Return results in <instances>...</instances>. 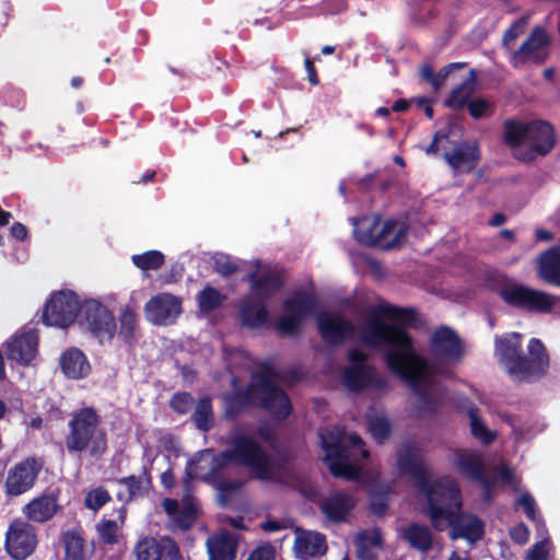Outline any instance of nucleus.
Returning <instances> with one entry per match:
<instances>
[{
    "label": "nucleus",
    "mask_w": 560,
    "mask_h": 560,
    "mask_svg": "<svg viewBox=\"0 0 560 560\" xmlns=\"http://www.w3.org/2000/svg\"><path fill=\"white\" fill-rule=\"evenodd\" d=\"M397 466L400 474L408 475L425 495V514L436 530L442 532L450 526V537L453 540L466 539L476 542L483 537V522L476 515L460 513L462 491L454 478L442 476L431 481L430 472L413 445L405 446L398 454Z\"/></svg>",
    "instance_id": "obj_1"
},
{
    "label": "nucleus",
    "mask_w": 560,
    "mask_h": 560,
    "mask_svg": "<svg viewBox=\"0 0 560 560\" xmlns=\"http://www.w3.org/2000/svg\"><path fill=\"white\" fill-rule=\"evenodd\" d=\"M361 340L371 348H394L385 353L386 366L409 385L425 409H436L438 398L429 388L434 375L433 366L416 351L413 339L408 331L372 318L362 332Z\"/></svg>",
    "instance_id": "obj_2"
},
{
    "label": "nucleus",
    "mask_w": 560,
    "mask_h": 560,
    "mask_svg": "<svg viewBox=\"0 0 560 560\" xmlns=\"http://www.w3.org/2000/svg\"><path fill=\"white\" fill-rule=\"evenodd\" d=\"M238 377L233 376L231 392L223 393L222 416L228 421H235L250 408L264 410L275 421H285L293 411L289 395L273 381V371L266 366L254 371L245 387H238Z\"/></svg>",
    "instance_id": "obj_3"
},
{
    "label": "nucleus",
    "mask_w": 560,
    "mask_h": 560,
    "mask_svg": "<svg viewBox=\"0 0 560 560\" xmlns=\"http://www.w3.org/2000/svg\"><path fill=\"white\" fill-rule=\"evenodd\" d=\"M230 448L213 455L209 470L203 476H198V460L187 462L185 474L187 481L200 478L206 483H213L222 479V471L230 463L246 467L256 479L269 481L276 472V463L264 450L262 445L254 436L245 433H235L230 439Z\"/></svg>",
    "instance_id": "obj_4"
},
{
    "label": "nucleus",
    "mask_w": 560,
    "mask_h": 560,
    "mask_svg": "<svg viewBox=\"0 0 560 560\" xmlns=\"http://www.w3.org/2000/svg\"><path fill=\"white\" fill-rule=\"evenodd\" d=\"M522 334L513 331L494 339L495 355L511 378L518 383H535L544 378L549 370L550 358L544 342L532 338L527 354L523 352Z\"/></svg>",
    "instance_id": "obj_5"
},
{
    "label": "nucleus",
    "mask_w": 560,
    "mask_h": 560,
    "mask_svg": "<svg viewBox=\"0 0 560 560\" xmlns=\"http://www.w3.org/2000/svg\"><path fill=\"white\" fill-rule=\"evenodd\" d=\"M319 439L325 452L323 460L327 463L330 474L337 478L357 480L360 469L350 463V457L360 454L363 459H368L370 456L361 436L357 433L345 436L339 432L325 429L319 432Z\"/></svg>",
    "instance_id": "obj_6"
},
{
    "label": "nucleus",
    "mask_w": 560,
    "mask_h": 560,
    "mask_svg": "<svg viewBox=\"0 0 560 560\" xmlns=\"http://www.w3.org/2000/svg\"><path fill=\"white\" fill-rule=\"evenodd\" d=\"M503 128L504 141L511 148L528 145L520 156L524 162H532L539 155L548 154L556 143L553 127L544 120L522 122L516 119H506Z\"/></svg>",
    "instance_id": "obj_7"
},
{
    "label": "nucleus",
    "mask_w": 560,
    "mask_h": 560,
    "mask_svg": "<svg viewBox=\"0 0 560 560\" xmlns=\"http://www.w3.org/2000/svg\"><path fill=\"white\" fill-rule=\"evenodd\" d=\"M101 417L93 407H83L71 415L65 444L69 453L89 451L91 456H102L107 450L104 431H98Z\"/></svg>",
    "instance_id": "obj_8"
},
{
    "label": "nucleus",
    "mask_w": 560,
    "mask_h": 560,
    "mask_svg": "<svg viewBox=\"0 0 560 560\" xmlns=\"http://www.w3.org/2000/svg\"><path fill=\"white\" fill-rule=\"evenodd\" d=\"M409 226L406 222L376 218H362L354 228L355 240L365 246L384 250L399 247L406 240Z\"/></svg>",
    "instance_id": "obj_9"
},
{
    "label": "nucleus",
    "mask_w": 560,
    "mask_h": 560,
    "mask_svg": "<svg viewBox=\"0 0 560 560\" xmlns=\"http://www.w3.org/2000/svg\"><path fill=\"white\" fill-rule=\"evenodd\" d=\"M316 307L317 298L313 292L294 291L282 302L284 314L277 319L275 328L281 335L293 336Z\"/></svg>",
    "instance_id": "obj_10"
},
{
    "label": "nucleus",
    "mask_w": 560,
    "mask_h": 560,
    "mask_svg": "<svg viewBox=\"0 0 560 560\" xmlns=\"http://www.w3.org/2000/svg\"><path fill=\"white\" fill-rule=\"evenodd\" d=\"M80 307L79 296L73 291L54 292L44 305L43 323L46 326L67 328L75 322Z\"/></svg>",
    "instance_id": "obj_11"
},
{
    "label": "nucleus",
    "mask_w": 560,
    "mask_h": 560,
    "mask_svg": "<svg viewBox=\"0 0 560 560\" xmlns=\"http://www.w3.org/2000/svg\"><path fill=\"white\" fill-rule=\"evenodd\" d=\"M79 315L80 325L90 330L100 342L110 341L114 338L117 329L115 317L101 302L85 301L81 304Z\"/></svg>",
    "instance_id": "obj_12"
},
{
    "label": "nucleus",
    "mask_w": 560,
    "mask_h": 560,
    "mask_svg": "<svg viewBox=\"0 0 560 560\" xmlns=\"http://www.w3.org/2000/svg\"><path fill=\"white\" fill-rule=\"evenodd\" d=\"M45 462L42 457L28 456L14 464L7 472L4 493L19 497L30 491L36 483Z\"/></svg>",
    "instance_id": "obj_13"
},
{
    "label": "nucleus",
    "mask_w": 560,
    "mask_h": 560,
    "mask_svg": "<svg viewBox=\"0 0 560 560\" xmlns=\"http://www.w3.org/2000/svg\"><path fill=\"white\" fill-rule=\"evenodd\" d=\"M433 359L442 363L459 362L465 355V346L459 335L450 326H438L429 340Z\"/></svg>",
    "instance_id": "obj_14"
},
{
    "label": "nucleus",
    "mask_w": 560,
    "mask_h": 560,
    "mask_svg": "<svg viewBox=\"0 0 560 560\" xmlns=\"http://www.w3.org/2000/svg\"><path fill=\"white\" fill-rule=\"evenodd\" d=\"M35 528L27 521L14 518L5 533L4 549L14 560H25L36 549Z\"/></svg>",
    "instance_id": "obj_15"
},
{
    "label": "nucleus",
    "mask_w": 560,
    "mask_h": 560,
    "mask_svg": "<svg viewBox=\"0 0 560 560\" xmlns=\"http://www.w3.org/2000/svg\"><path fill=\"white\" fill-rule=\"evenodd\" d=\"M549 37L546 30L541 26H535L528 38L510 56V63L518 69L527 62L542 65L549 56Z\"/></svg>",
    "instance_id": "obj_16"
},
{
    "label": "nucleus",
    "mask_w": 560,
    "mask_h": 560,
    "mask_svg": "<svg viewBox=\"0 0 560 560\" xmlns=\"http://www.w3.org/2000/svg\"><path fill=\"white\" fill-rule=\"evenodd\" d=\"M342 384L354 394L364 390L384 392L388 388L387 378L374 365L346 368L342 372Z\"/></svg>",
    "instance_id": "obj_17"
},
{
    "label": "nucleus",
    "mask_w": 560,
    "mask_h": 560,
    "mask_svg": "<svg viewBox=\"0 0 560 560\" xmlns=\"http://www.w3.org/2000/svg\"><path fill=\"white\" fill-rule=\"evenodd\" d=\"M136 560H183L178 544L168 536H144L133 547Z\"/></svg>",
    "instance_id": "obj_18"
},
{
    "label": "nucleus",
    "mask_w": 560,
    "mask_h": 560,
    "mask_svg": "<svg viewBox=\"0 0 560 560\" xmlns=\"http://www.w3.org/2000/svg\"><path fill=\"white\" fill-rule=\"evenodd\" d=\"M148 320L155 325L173 323L182 313V302L171 293L151 298L144 306Z\"/></svg>",
    "instance_id": "obj_19"
},
{
    "label": "nucleus",
    "mask_w": 560,
    "mask_h": 560,
    "mask_svg": "<svg viewBox=\"0 0 560 560\" xmlns=\"http://www.w3.org/2000/svg\"><path fill=\"white\" fill-rule=\"evenodd\" d=\"M317 506L329 523L340 524L347 521L355 500L349 492L337 490L317 501Z\"/></svg>",
    "instance_id": "obj_20"
},
{
    "label": "nucleus",
    "mask_w": 560,
    "mask_h": 560,
    "mask_svg": "<svg viewBox=\"0 0 560 560\" xmlns=\"http://www.w3.org/2000/svg\"><path fill=\"white\" fill-rule=\"evenodd\" d=\"M317 327L323 340L330 345H340L354 335L353 324L339 314L320 313Z\"/></svg>",
    "instance_id": "obj_21"
},
{
    "label": "nucleus",
    "mask_w": 560,
    "mask_h": 560,
    "mask_svg": "<svg viewBox=\"0 0 560 560\" xmlns=\"http://www.w3.org/2000/svg\"><path fill=\"white\" fill-rule=\"evenodd\" d=\"M60 491L58 489L44 492L26 503L22 512L27 521L45 523L50 521L60 510Z\"/></svg>",
    "instance_id": "obj_22"
},
{
    "label": "nucleus",
    "mask_w": 560,
    "mask_h": 560,
    "mask_svg": "<svg viewBox=\"0 0 560 560\" xmlns=\"http://www.w3.org/2000/svg\"><path fill=\"white\" fill-rule=\"evenodd\" d=\"M63 560H93L95 545L88 541L80 527H72L60 534Z\"/></svg>",
    "instance_id": "obj_23"
},
{
    "label": "nucleus",
    "mask_w": 560,
    "mask_h": 560,
    "mask_svg": "<svg viewBox=\"0 0 560 560\" xmlns=\"http://www.w3.org/2000/svg\"><path fill=\"white\" fill-rule=\"evenodd\" d=\"M378 312L386 319L394 322L389 326L400 327L405 331H407L406 328L420 330L427 326L424 316L412 306L402 307L385 304L378 307ZM386 324L388 325V323Z\"/></svg>",
    "instance_id": "obj_24"
},
{
    "label": "nucleus",
    "mask_w": 560,
    "mask_h": 560,
    "mask_svg": "<svg viewBox=\"0 0 560 560\" xmlns=\"http://www.w3.org/2000/svg\"><path fill=\"white\" fill-rule=\"evenodd\" d=\"M455 470L465 479L476 481L481 479L486 471L485 458L479 451H456L453 458Z\"/></svg>",
    "instance_id": "obj_25"
},
{
    "label": "nucleus",
    "mask_w": 560,
    "mask_h": 560,
    "mask_svg": "<svg viewBox=\"0 0 560 560\" xmlns=\"http://www.w3.org/2000/svg\"><path fill=\"white\" fill-rule=\"evenodd\" d=\"M37 347L38 337L34 331L30 330L15 336L7 343V357L9 360L26 365L35 358Z\"/></svg>",
    "instance_id": "obj_26"
},
{
    "label": "nucleus",
    "mask_w": 560,
    "mask_h": 560,
    "mask_svg": "<svg viewBox=\"0 0 560 560\" xmlns=\"http://www.w3.org/2000/svg\"><path fill=\"white\" fill-rule=\"evenodd\" d=\"M248 281L255 294L254 299H264L267 304V300L284 285L285 279L282 271L271 270L261 275L254 271L248 275Z\"/></svg>",
    "instance_id": "obj_27"
},
{
    "label": "nucleus",
    "mask_w": 560,
    "mask_h": 560,
    "mask_svg": "<svg viewBox=\"0 0 560 560\" xmlns=\"http://www.w3.org/2000/svg\"><path fill=\"white\" fill-rule=\"evenodd\" d=\"M537 275L545 283L560 288V244L551 246L538 256Z\"/></svg>",
    "instance_id": "obj_28"
},
{
    "label": "nucleus",
    "mask_w": 560,
    "mask_h": 560,
    "mask_svg": "<svg viewBox=\"0 0 560 560\" xmlns=\"http://www.w3.org/2000/svg\"><path fill=\"white\" fill-rule=\"evenodd\" d=\"M293 549L298 558L308 560L327 552L326 536L318 532H302L296 535Z\"/></svg>",
    "instance_id": "obj_29"
},
{
    "label": "nucleus",
    "mask_w": 560,
    "mask_h": 560,
    "mask_svg": "<svg viewBox=\"0 0 560 560\" xmlns=\"http://www.w3.org/2000/svg\"><path fill=\"white\" fill-rule=\"evenodd\" d=\"M238 541L229 532L208 537L206 546L208 560H235Z\"/></svg>",
    "instance_id": "obj_30"
},
{
    "label": "nucleus",
    "mask_w": 560,
    "mask_h": 560,
    "mask_svg": "<svg viewBox=\"0 0 560 560\" xmlns=\"http://www.w3.org/2000/svg\"><path fill=\"white\" fill-rule=\"evenodd\" d=\"M240 319L249 329L262 327L268 319L267 304L264 299L243 300L240 307Z\"/></svg>",
    "instance_id": "obj_31"
},
{
    "label": "nucleus",
    "mask_w": 560,
    "mask_h": 560,
    "mask_svg": "<svg viewBox=\"0 0 560 560\" xmlns=\"http://www.w3.org/2000/svg\"><path fill=\"white\" fill-rule=\"evenodd\" d=\"M60 366L63 374L71 380H80L91 371L85 354L78 348H71L63 352L60 359Z\"/></svg>",
    "instance_id": "obj_32"
},
{
    "label": "nucleus",
    "mask_w": 560,
    "mask_h": 560,
    "mask_svg": "<svg viewBox=\"0 0 560 560\" xmlns=\"http://www.w3.org/2000/svg\"><path fill=\"white\" fill-rule=\"evenodd\" d=\"M400 537L409 546L420 552L427 553L433 547V534L431 529L423 524L411 523L400 530Z\"/></svg>",
    "instance_id": "obj_33"
},
{
    "label": "nucleus",
    "mask_w": 560,
    "mask_h": 560,
    "mask_svg": "<svg viewBox=\"0 0 560 560\" xmlns=\"http://www.w3.org/2000/svg\"><path fill=\"white\" fill-rule=\"evenodd\" d=\"M444 159L455 170L468 165L474 167L479 160V148L476 143L459 142L452 152H445Z\"/></svg>",
    "instance_id": "obj_34"
},
{
    "label": "nucleus",
    "mask_w": 560,
    "mask_h": 560,
    "mask_svg": "<svg viewBox=\"0 0 560 560\" xmlns=\"http://www.w3.org/2000/svg\"><path fill=\"white\" fill-rule=\"evenodd\" d=\"M195 405V410L191 415L192 422L198 430L209 432L214 427L215 422L211 397L205 395L200 397Z\"/></svg>",
    "instance_id": "obj_35"
},
{
    "label": "nucleus",
    "mask_w": 560,
    "mask_h": 560,
    "mask_svg": "<svg viewBox=\"0 0 560 560\" xmlns=\"http://www.w3.org/2000/svg\"><path fill=\"white\" fill-rule=\"evenodd\" d=\"M465 63L463 62H452L444 66L438 73H434L433 68L430 65H424L420 69V78L428 82L434 91H439L450 73L454 69L463 68Z\"/></svg>",
    "instance_id": "obj_36"
},
{
    "label": "nucleus",
    "mask_w": 560,
    "mask_h": 560,
    "mask_svg": "<svg viewBox=\"0 0 560 560\" xmlns=\"http://www.w3.org/2000/svg\"><path fill=\"white\" fill-rule=\"evenodd\" d=\"M226 296L218 289L207 284L198 294V308L202 314H209L222 306Z\"/></svg>",
    "instance_id": "obj_37"
},
{
    "label": "nucleus",
    "mask_w": 560,
    "mask_h": 560,
    "mask_svg": "<svg viewBox=\"0 0 560 560\" xmlns=\"http://www.w3.org/2000/svg\"><path fill=\"white\" fill-rule=\"evenodd\" d=\"M209 485L217 489L220 506L225 508L233 501L234 494L244 487L245 482L242 479H220Z\"/></svg>",
    "instance_id": "obj_38"
},
{
    "label": "nucleus",
    "mask_w": 560,
    "mask_h": 560,
    "mask_svg": "<svg viewBox=\"0 0 560 560\" xmlns=\"http://www.w3.org/2000/svg\"><path fill=\"white\" fill-rule=\"evenodd\" d=\"M132 264L143 271L159 270L165 264V256L160 250H147L131 256Z\"/></svg>",
    "instance_id": "obj_39"
},
{
    "label": "nucleus",
    "mask_w": 560,
    "mask_h": 560,
    "mask_svg": "<svg viewBox=\"0 0 560 560\" xmlns=\"http://www.w3.org/2000/svg\"><path fill=\"white\" fill-rule=\"evenodd\" d=\"M118 482L127 487L126 499L132 500L133 498L144 493V483L149 487L151 485V477L148 469L143 467L141 476L130 475L118 479Z\"/></svg>",
    "instance_id": "obj_40"
},
{
    "label": "nucleus",
    "mask_w": 560,
    "mask_h": 560,
    "mask_svg": "<svg viewBox=\"0 0 560 560\" xmlns=\"http://www.w3.org/2000/svg\"><path fill=\"white\" fill-rule=\"evenodd\" d=\"M110 501L112 495L109 491L105 487L98 486L85 493L83 504L85 509L97 512Z\"/></svg>",
    "instance_id": "obj_41"
},
{
    "label": "nucleus",
    "mask_w": 560,
    "mask_h": 560,
    "mask_svg": "<svg viewBox=\"0 0 560 560\" xmlns=\"http://www.w3.org/2000/svg\"><path fill=\"white\" fill-rule=\"evenodd\" d=\"M471 93L472 86H468V81H465L451 91L444 104L454 110L462 109L466 107Z\"/></svg>",
    "instance_id": "obj_42"
},
{
    "label": "nucleus",
    "mask_w": 560,
    "mask_h": 560,
    "mask_svg": "<svg viewBox=\"0 0 560 560\" xmlns=\"http://www.w3.org/2000/svg\"><path fill=\"white\" fill-rule=\"evenodd\" d=\"M136 326V313L129 307H126L125 310L121 311V314L119 316V337L122 338L125 342L131 343L135 337Z\"/></svg>",
    "instance_id": "obj_43"
},
{
    "label": "nucleus",
    "mask_w": 560,
    "mask_h": 560,
    "mask_svg": "<svg viewBox=\"0 0 560 560\" xmlns=\"http://www.w3.org/2000/svg\"><path fill=\"white\" fill-rule=\"evenodd\" d=\"M368 422L370 432L376 442L383 443L389 438L390 424L385 416L368 413Z\"/></svg>",
    "instance_id": "obj_44"
},
{
    "label": "nucleus",
    "mask_w": 560,
    "mask_h": 560,
    "mask_svg": "<svg viewBox=\"0 0 560 560\" xmlns=\"http://www.w3.org/2000/svg\"><path fill=\"white\" fill-rule=\"evenodd\" d=\"M470 431L474 438L479 440L486 445H489L494 440V434L487 428V425L477 417L475 408L469 410Z\"/></svg>",
    "instance_id": "obj_45"
},
{
    "label": "nucleus",
    "mask_w": 560,
    "mask_h": 560,
    "mask_svg": "<svg viewBox=\"0 0 560 560\" xmlns=\"http://www.w3.org/2000/svg\"><path fill=\"white\" fill-rule=\"evenodd\" d=\"M96 532L104 545L113 546L118 542V524L114 520H102L96 524Z\"/></svg>",
    "instance_id": "obj_46"
},
{
    "label": "nucleus",
    "mask_w": 560,
    "mask_h": 560,
    "mask_svg": "<svg viewBox=\"0 0 560 560\" xmlns=\"http://www.w3.org/2000/svg\"><path fill=\"white\" fill-rule=\"evenodd\" d=\"M197 520V508L194 503L184 504V506L173 517L175 525L182 530L190 529Z\"/></svg>",
    "instance_id": "obj_47"
},
{
    "label": "nucleus",
    "mask_w": 560,
    "mask_h": 560,
    "mask_svg": "<svg viewBox=\"0 0 560 560\" xmlns=\"http://www.w3.org/2000/svg\"><path fill=\"white\" fill-rule=\"evenodd\" d=\"M196 400L188 392H177L170 399V407L178 415H187L195 406Z\"/></svg>",
    "instance_id": "obj_48"
},
{
    "label": "nucleus",
    "mask_w": 560,
    "mask_h": 560,
    "mask_svg": "<svg viewBox=\"0 0 560 560\" xmlns=\"http://www.w3.org/2000/svg\"><path fill=\"white\" fill-rule=\"evenodd\" d=\"M388 493L383 489L373 490L370 493V511L377 517H382L388 510Z\"/></svg>",
    "instance_id": "obj_49"
},
{
    "label": "nucleus",
    "mask_w": 560,
    "mask_h": 560,
    "mask_svg": "<svg viewBox=\"0 0 560 560\" xmlns=\"http://www.w3.org/2000/svg\"><path fill=\"white\" fill-rule=\"evenodd\" d=\"M245 560H277V549L269 541L260 542L248 552Z\"/></svg>",
    "instance_id": "obj_50"
},
{
    "label": "nucleus",
    "mask_w": 560,
    "mask_h": 560,
    "mask_svg": "<svg viewBox=\"0 0 560 560\" xmlns=\"http://www.w3.org/2000/svg\"><path fill=\"white\" fill-rule=\"evenodd\" d=\"M213 269L217 273L226 278L235 273L238 266L229 255L219 254L213 259Z\"/></svg>",
    "instance_id": "obj_51"
},
{
    "label": "nucleus",
    "mask_w": 560,
    "mask_h": 560,
    "mask_svg": "<svg viewBox=\"0 0 560 560\" xmlns=\"http://www.w3.org/2000/svg\"><path fill=\"white\" fill-rule=\"evenodd\" d=\"M466 107L474 119L489 117L492 114L491 104L485 98L468 100Z\"/></svg>",
    "instance_id": "obj_52"
},
{
    "label": "nucleus",
    "mask_w": 560,
    "mask_h": 560,
    "mask_svg": "<svg viewBox=\"0 0 560 560\" xmlns=\"http://www.w3.org/2000/svg\"><path fill=\"white\" fill-rule=\"evenodd\" d=\"M527 18L522 16L516 20L503 34L502 45L504 48L510 49L511 44L524 33L525 26L527 25Z\"/></svg>",
    "instance_id": "obj_53"
},
{
    "label": "nucleus",
    "mask_w": 560,
    "mask_h": 560,
    "mask_svg": "<svg viewBox=\"0 0 560 560\" xmlns=\"http://www.w3.org/2000/svg\"><path fill=\"white\" fill-rule=\"evenodd\" d=\"M257 435L265 442L272 451H277L278 436L269 424H261L257 428Z\"/></svg>",
    "instance_id": "obj_54"
},
{
    "label": "nucleus",
    "mask_w": 560,
    "mask_h": 560,
    "mask_svg": "<svg viewBox=\"0 0 560 560\" xmlns=\"http://www.w3.org/2000/svg\"><path fill=\"white\" fill-rule=\"evenodd\" d=\"M517 503L523 508L528 520H536V502L530 493L522 494Z\"/></svg>",
    "instance_id": "obj_55"
},
{
    "label": "nucleus",
    "mask_w": 560,
    "mask_h": 560,
    "mask_svg": "<svg viewBox=\"0 0 560 560\" xmlns=\"http://www.w3.org/2000/svg\"><path fill=\"white\" fill-rule=\"evenodd\" d=\"M510 537L514 542L525 545L529 539L528 527L524 523L517 524L511 528Z\"/></svg>",
    "instance_id": "obj_56"
},
{
    "label": "nucleus",
    "mask_w": 560,
    "mask_h": 560,
    "mask_svg": "<svg viewBox=\"0 0 560 560\" xmlns=\"http://www.w3.org/2000/svg\"><path fill=\"white\" fill-rule=\"evenodd\" d=\"M482 487V500L489 502L492 500L495 481L488 474H485L481 479L476 480Z\"/></svg>",
    "instance_id": "obj_57"
},
{
    "label": "nucleus",
    "mask_w": 560,
    "mask_h": 560,
    "mask_svg": "<svg viewBox=\"0 0 560 560\" xmlns=\"http://www.w3.org/2000/svg\"><path fill=\"white\" fill-rule=\"evenodd\" d=\"M448 137H450V130H447V129H441V130L436 131L433 136L431 143L425 149V153L429 155L436 154L440 151L439 142L441 140L448 139Z\"/></svg>",
    "instance_id": "obj_58"
},
{
    "label": "nucleus",
    "mask_w": 560,
    "mask_h": 560,
    "mask_svg": "<svg viewBox=\"0 0 560 560\" xmlns=\"http://www.w3.org/2000/svg\"><path fill=\"white\" fill-rule=\"evenodd\" d=\"M547 557L546 541H538L529 550L526 560H547Z\"/></svg>",
    "instance_id": "obj_59"
},
{
    "label": "nucleus",
    "mask_w": 560,
    "mask_h": 560,
    "mask_svg": "<svg viewBox=\"0 0 560 560\" xmlns=\"http://www.w3.org/2000/svg\"><path fill=\"white\" fill-rule=\"evenodd\" d=\"M348 360L350 362V366L370 365L368 363V355L357 348L349 350Z\"/></svg>",
    "instance_id": "obj_60"
},
{
    "label": "nucleus",
    "mask_w": 560,
    "mask_h": 560,
    "mask_svg": "<svg viewBox=\"0 0 560 560\" xmlns=\"http://www.w3.org/2000/svg\"><path fill=\"white\" fill-rule=\"evenodd\" d=\"M10 235L20 242H23L28 236V231L26 226L21 222H14L10 228Z\"/></svg>",
    "instance_id": "obj_61"
},
{
    "label": "nucleus",
    "mask_w": 560,
    "mask_h": 560,
    "mask_svg": "<svg viewBox=\"0 0 560 560\" xmlns=\"http://www.w3.org/2000/svg\"><path fill=\"white\" fill-rule=\"evenodd\" d=\"M305 70L307 73V80L312 85H318L319 84V78L316 71V68L314 66L313 60L308 56H306L304 61Z\"/></svg>",
    "instance_id": "obj_62"
},
{
    "label": "nucleus",
    "mask_w": 560,
    "mask_h": 560,
    "mask_svg": "<svg viewBox=\"0 0 560 560\" xmlns=\"http://www.w3.org/2000/svg\"><path fill=\"white\" fill-rule=\"evenodd\" d=\"M495 471L498 472L499 479L508 485L513 483L514 481V472L512 468L506 465H499L495 467Z\"/></svg>",
    "instance_id": "obj_63"
},
{
    "label": "nucleus",
    "mask_w": 560,
    "mask_h": 560,
    "mask_svg": "<svg viewBox=\"0 0 560 560\" xmlns=\"http://www.w3.org/2000/svg\"><path fill=\"white\" fill-rule=\"evenodd\" d=\"M357 553L358 558L361 560H374L375 558L369 547L363 544V541L358 544Z\"/></svg>",
    "instance_id": "obj_64"
}]
</instances>
